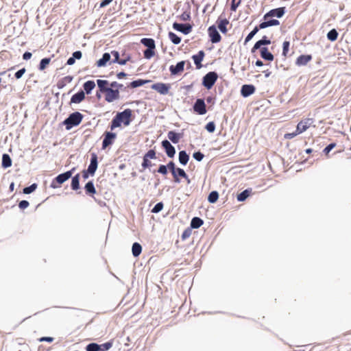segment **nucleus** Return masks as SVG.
Listing matches in <instances>:
<instances>
[{"mask_svg": "<svg viewBox=\"0 0 351 351\" xmlns=\"http://www.w3.org/2000/svg\"><path fill=\"white\" fill-rule=\"evenodd\" d=\"M173 29L182 32L184 34H189L191 30L189 23H173Z\"/></svg>", "mask_w": 351, "mask_h": 351, "instance_id": "10", "label": "nucleus"}, {"mask_svg": "<svg viewBox=\"0 0 351 351\" xmlns=\"http://www.w3.org/2000/svg\"><path fill=\"white\" fill-rule=\"evenodd\" d=\"M158 172L165 175L167 173V167L165 165H160L158 169Z\"/></svg>", "mask_w": 351, "mask_h": 351, "instance_id": "52", "label": "nucleus"}, {"mask_svg": "<svg viewBox=\"0 0 351 351\" xmlns=\"http://www.w3.org/2000/svg\"><path fill=\"white\" fill-rule=\"evenodd\" d=\"M169 38H170L171 42L175 45H178L181 41L180 38H179L176 34H175L173 32L169 33Z\"/></svg>", "mask_w": 351, "mask_h": 351, "instance_id": "34", "label": "nucleus"}, {"mask_svg": "<svg viewBox=\"0 0 351 351\" xmlns=\"http://www.w3.org/2000/svg\"><path fill=\"white\" fill-rule=\"evenodd\" d=\"M156 156V153L154 150H149L146 154L145 156H144L145 158H147V159L149 158H154Z\"/></svg>", "mask_w": 351, "mask_h": 351, "instance_id": "51", "label": "nucleus"}, {"mask_svg": "<svg viewBox=\"0 0 351 351\" xmlns=\"http://www.w3.org/2000/svg\"><path fill=\"white\" fill-rule=\"evenodd\" d=\"M193 158L197 161H201L204 158V154L199 152L193 154Z\"/></svg>", "mask_w": 351, "mask_h": 351, "instance_id": "48", "label": "nucleus"}, {"mask_svg": "<svg viewBox=\"0 0 351 351\" xmlns=\"http://www.w3.org/2000/svg\"><path fill=\"white\" fill-rule=\"evenodd\" d=\"M75 58L72 56L68 59L66 64L68 65H73L75 63Z\"/></svg>", "mask_w": 351, "mask_h": 351, "instance_id": "64", "label": "nucleus"}, {"mask_svg": "<svg viewBox=\"0 0 351 351\" xmlns=\"http://www.w3.org/2000/svg\"><path fill=\"white\" fill-rule=\"evenodd\" d=\"M285 14V8H278L276 9H273L267 12L265 16V22H278L276 19H271L272 17L280 18Z\"/></svg>", "mask_w": 351, "mask_h": 351, "instance_id": "3", "label": "nucleus"}, {"mask_svg": "<svg viewBox=\"0 0 351 351\" xmlns=\"http://www.w3.org/2000/svg\"><path fill=\"white\" fill-rule=\"evenodd\" d=\"M82 118V114L78 112H76L70 114L69 117L64 121V123L66 125V129L69 130L73 126L78 125L81 123Z\"/></svg>", "mask_w": 351, "mask_h": 351, "instance_id": "2", "label": "nucleus"}, {"mask_svg": "<svg viewBox=\"0 0 351 351\" xmlns=\"http://www.w3.org/2000/svg\"><path fill=\"white\" fill-rule=\"evenodd\" d=\"M217 75L215 72H209L203 78V85L210 89L215 83Z\"/></svg>", "mask_w": 351, "mask_h": 351, "instance_id": "4", "label": "nucleus"}, {"mask_svg": "<svg viewBox=\"0 0 351 351\" xmlns=\"http://www.w3.org/2000/svg\"><path fill=\"white\" fill-rule=\"evenodd\" d=\"M168 138L170 141H171L173 143H178L179 141V135L178 134H176V132H169L168 133Z\"/></svg>", "mask_w": 351, "mask_h": 351, "instance_id": "32", "label": "nucleus"}, {"mask_svg": "<svg viewBox=\"0 0 351 351\" xmlns=\"http://www.w3.org/2000/svg\"><path fill=\"white\" fill-rule=\"evenodd\" d=\"M111 54L113 56L114 59L112 60V62H117L119 60V54L118 51H113L111 52Z\"/></svg>", "mask_w": 351, "mask_h": 351, "instance_id": "55", "label": "nucleus"}, {"mask_svg": "<svg viewBox=\"0 0 351 351\" xmlns=\"http://www.w3.org/2000/svg\"><path fill=\"white\" fill-rule=\"evenodd\" d=\"M131 116L132 110L130 109H126L124 111L118 113L112 121L111 130L120 127L121 123L125 126L129 125L131 121Z\"/></svg>", "mask_w": 351, "mask_h": 351, "instance_id": "1", "label": "nucleus"}, {"mask_svg": "<svg viewBox=\"0 0 351 351\" xmlns=\"http://www.w3.org/2000/svg\"><path fill=\"white\" fill-rule=\"evenodd\" d=\"M72 176V171H66L64 173L58 175L56 178V180L59 184H62L65 181H66L68 179H69Z\"/></svg>", "mask_w": 351, "mask_h": 351, "instance_id": "16", "label": "nucleus"}, {"mask_svg": "<svg viewBox=\"0 0 351 351\" xmlns=\"http://www.w3.org/2000/svg\"><path fill=\"white\" fill-rule=\"evenodd\" d=\"M80 187V175L77 174L72 178L71 188L73 190H77Z\"/></svg>", "mask_w": 351, "mask_h": 351, "instance_id": "28", "label": "nucleus"}, {"mask_svg": "<svg viewBox=\"0 0 351 351\" xmlns=\"http://www.w3.org/2000/svg\"><path fill=\"white\" fill-rule=\"evenodd\" d=\"M206 129L209 132H213L215 130V125L213 122H209L206 125Z\"/></svg>", "mask_w": 351, "mask_h": 351, "instance_id": "44", "label": "nucleus"}, {"mask_svg": "<svg viewBox=\"0 0 351 351\" xmlns=\"http://www.w3.org/2000/svg\"><path fill=\"white\" fill-rule=\"evenodd\" d=\"M25 73V69H24V68H23V69H21L19 70V71H18L17 72H16V73H15V77H16V78H17V79L21 78Z\"/></svg>", "mask_w": 351, "mask_h": 351, "instance_id": "54", "label": "nucleus"}, {"mask_svg": "<svg viewBox=\"0 0 351 351\" xmlns=\"http://www.w3.org/2000/svg\"><path fill=\"white\" fill-rule=\"evenodd\" d=\"M338 36V32L335 29H331L328 34H327V38L330 41H335Z\"/></svg>", "mask_w": 351, "mask_h": 351, "instance_id": "30", "label": "nucleus"}, {"mask_svg": "<svg viewBox=\"0 0 351 351\" xmlns=\"http://www.w3.org/2000/svg\"><path fill=\"white\" fill-rule=\"evenodd\" d=\"M250 195V191L248 190H245L242 193L238 195L237 199L239 202L244 201L248 196Z\"/></svg>", "mask_w": 351, "mask_h": 351, "instance_id": "35", "label": "nucleus"}, {"mask_svg": "<svg viewBox=\"0 0 351 351\" xmlns=\"http://www.w3.org/2000/svg\"><path fill=\"white\" fill-rule=\"evenodd\" d=\"M313 123L311 119H305L302 120L297 125V133H302L305 132Z\"/></svg>", "mask_w": 351, "mask_h": 351, "instance_id": "7", "label": "nucleus"}, {"mask_svg": "<svg viewBox=\"0 0 351 351\" xmlns=\"http://www.w3.org/2000/svg\"><path fill=\"white\" fill-rule=\"evenodd\" d=\"M261 55L263 58L267 60L271 61L274 60V56L265 47L261 49Z\"/></svg>", "mask_w": 351, "mask_h": 351, "instance_id": "21", "label": "nucleus"}, {"mask_svg": "<svg viewBox=\"0 0 351 351\" xmlns=\"http://www.w3.org/2000/svg\"><path fill=\"white\" fill-rule=\"evenodd\" d=\"M300 133H297V130H296L295 132L285 134V138H287V139H291V138L295 137V136H297Z\"/></svg>", "mask_w": 351, "mask_h": 351, "instance_id": "56", "label": "nucleus"}, {"mask_svg": "<svg viewBox=\"0 0 351 351\" xmlns=\"http://www.w3.org/2000/svg\"><path fill=\"white\" fill-rule=\"evenodd\" d=\"M269 44H270V40H260L258 42H256L254 46L253 47L252 51H254L255 50L260 48L261 45Z\"/></svg>", "mask_w": 351, "mask_h": 351, "instance_id": "33", "label": "nucleus"}, {"mask_svg": "<svg viewBox=\"0 0 351 351\" xmlns=\"http://www.w3.org/2000/svg\"><path fill=\"white\" fill-rule=\"evenodd\" d=\"M203 224V221L199 217H194L191 220V226L193 228H198Z\"/></svg>", "mask_w": 351, "mask_h": 351, "instance_id": "27", "label": "nucleus"}, {"mask_svg": "<svg viewBox=\"0 0 351 351\" xmlns=\"http://www.w3.org/2000/svg\"><path fill=\"white\" fill-rule=\"evenodd\" d=\"M142 251L141 245L138 243H134L132 245V252L134 256L136 257L140 255Z\"/></svg>", "mask_w": 351, "mask_h": 351, "instance_id": "24", "label": "nucleus"}, {"mask_svg": "<svg viewBox=\"0 0 351 351\" xmlns=\"http://www.w3.org/2000/svg\"><path fill=\"white\" fill-rule=\"evenodd\" d=\"M53 339L52 337H42L40 339V341H48L51 342L53 341Z\"/></svg>", "mask_w": 351, "mask_h": 351, "instance_id": "62", "label": "nucleus"}, {"mask_svg": "<svg viewBox=\"0 0 351 351\" xmlns=\"http://www.w3.org/2000/svg\"><path fill=\"white\" fill-rule=\"evenodd\" d=\"M97 83L99 90L102 93H105L106 90L110 87V82L107 80H97Z\"/></svg>", "mask_w": 351, "mask_h": 351, "instance_id": "19", "label": "nucleus"}, {"mask_svg": "<svg viewBox=\"0 0 351 351\" xmlns=\"http://www.w3.org/2000/svg\"><path fill=\"white\" fill-rule=\"evenodd\" d=\"M335 144L331 143L324 149V152L327 154L335 147Z\"/></svg>", "mask_w": 351, "mask_h": 351, "instance_id": "57", "label": "nucleus"}, {"mask_svg": "<svg viewBox=\"0 0 351 351\" xmlns=\"http://www.w3.org/2000/svg\"><path fill=\"white\" fill-rule=\"evenodd\" d=\"M255 91V87L253 85L245 84L241 88V95L246 97L253 94Z\"/></svg>", "mask_w": 351, "mask_h": 351, "instance_id": "12", "label": "nucleus"}, {"mask_svg": "<svg viewBox=\"0 0 351 351\" xmlns=\"http://www.w3.org/2000/svg\"><path fill=\"white\" fill-rule=\"evenodd\" d=\"M141 43L147 48H155V42L152 38H143Z\"/></svg>", "mask_w": 351, "mask_h": 351, "instance_id": "29", "label": "nucleus"}, {"mask_svg": "<svg viewBox=\"0 0 351 351\" xmlns=\"http://www.w3.org/2000/svg\"><path fill=\"white\" fill-rule=\"evenodd\" d=\"M97 168V158L95 154H93L91 160H90V164L88 166V172L90 173L91 175H93L95 172L96 171Z\"/></svg>", "mask_w": 351, "mask_h": 351, "instance_id": "14", "label": "nucleus"}, {"mask_svg": "<svg viewBox=\"0 0 351 351\" xmlns=\"http://www.w3.org/2000/svg\"><path fill=\"white\" fill-rule=\"evenodd\" d=\"M178 173L180 176L182 177V178H187V176L185 173V171L182 169H180V168H178L176 169V174ZM175 178V180L176 182H179V180L177 178V176L176 175V177Z\"/></svg>", "mask_w": 351, "mask_h": 351, "instance_id": "39", "label": "nucleus"}, {"mask_svg": "<svg viewBox=\"0 0 351 351\" xmlns=\"http://www.w3.org/2000/svg\"><path fill=\"white\" fill-rule=\"evenodd\" d=\"M227 23H219L217 26L218 31L221 32L222 33H226L227 32V28L226 27V25Z\"/></svg>", "mask_w": 351, "mask_h": 351, "instance_id": "46", "label": "nucleus"}, {"mask_svg": "<svg viewBox=\"0 0 351 351\" xmlns=\"http://www.w3.org/2000/svg\"><path fill=\"white\" fill-rule=\"evenodd\" d=\"M185 62L184 61H181L178 62L176 66L171 65L169 68V70L172 75H176L178 73H181L184 70Z\"/></svg>", "mask_w": 351, "mask_h": 351, "instance_id": "13", "label": "nucleus"}, {"mask_svg": "<svg viewBox=\"0 0 351 351\" xmlns=\"http://www.w3.org/2000/svg\"><path fill=\"white\" fill-rule=\"evenodd\" d=\"M12 165V160L9 155L4 154L2 157V166L4 168L10 167Z\"/></svg>", "mask_w": 351, "mask_h": 351, "instance_id": "25", "label": "nucleus"}, {"mask_svg": "<svg viewBox=\"0 0 351 351\" xmlns=\"http://www.w3.org/2000/svg\"><path fill=\"white\" fill-rule=\"evenodd\" d=\"M19 206L21 209H25L29 206V202L26 200H22L19 202Z\"/></svg>", "mask_w": 351, "mask_h": 351, "instance_id": "50", "label": "nucleus"}, {"mask_svg": "<svg viewBox=\"0 0 351 351\" xmlns=\"http://www.w3.org/2000/svg\"><path fill=\"white\" fill-rule=\"evenodd\" d=\"M278 23H261L260 28L263 29L271 25H277Z\"/></svg>", "mask_w": 351, "mask_h": 351, "instance_id": "61", "label": "nucleus"}, {"mask_svg": "<svg viewBox=\"0 0 351 351\" xmlns=\"http://www.w3.org/2000/svg\"><path fill=\"white\" fill-rule=\"evenodd\" d=\"M116 134L111 132H107L106 134V136L103 141L102 146L103 148L107 147L108 145H111L112 141L115 138Z\"/></svg>", "mask_w": 351, "mask_h": 351, "instance_id": "15", "label": "nucleus"}, {"mask_svg": "<svg viewBox=\"0 0 351 351\" xmlns=\"http://www.w3.org/2000/svg\"><path fill=\"white\" fill-rule=\"evenodd\" d=\"M189 155L186 154V152L185 151L180 152L179 161L182 165H186L189 161Z\"/></svg>", "mask_w": 351, "mask_h": 351, "instance_id": "23", "label": "nucleus"}, {"mask_svg": "<svg viewBox=\"0 0 351 351\" xmlns=\"http://www.w3.org/2000/svg\"><path fill=\"white\" fill-rule=\"evenodd\" d=\"M194 110L199 114H205L206 113V105L203 99H198L195 101L194 106Z\"/></svg>", "mask_w": 351, "mask_h": 351, "instance_id": "9", "label": "nucleus"}, {"mask_svg": "<svg viewBox=\"0 0 351 351\" xmlns=\"http://www.w3.org/2000/svg\"><path fill=\"white\" fill-rule=\"evenodd\" d=\"M95 87V84L93 81H87L84 84V89L87 94L90 93V92Z\"/></svg>", "mask_w": 351, "mask_h": 351, "instance_id": "26", "label": "nucleus"}, {"mask_svg": "<svg viewBox=\"0 0 351 351\" xmlns=\"http://www.w3.org/2000/svg\"><path fill=\"white\" fill-rule=\"evenodd\" d=\"M219 198V194L217 191H212L208 197V200L210 203H215L217 199Z\"/></svg>", "mask_w": 351, "mask_h": 351, "instance_id": "31", "label": "nucleus"}, {"mask_svg": "<svg viewBox=\"0 0 351 351\" xmlns=\"http://www.w3.org/2000/svg\"><path fill=\"white\" fill-rule=\"evenodd\" d=\"M204 57V52L203 51H199L197 55L193 56V59L197 69L201 68L202 64L201 62L203 60Z\"/></svg>", "mask_w": 351, "mask_h": 351, "instance_id": "17", "label": "nucleus"}, {"mask_svg": "<svg viewBox=\"0 0 351 351\" xmlns=\"http://www.w3.org/2000/svg\"><path fill=\"white\" fill-rule=\"evenodd\" d=\"M163 208V204L162 202H159L155 205L153 208L152 212L154 213H159Z\"/></svg>", "mask_w": 351, "mask_h": 351, "instance_id": "43", "label": "nucleus"}, {"mask_svg": "<svg viewBox=\"0 0 351 351\" xmlns=\"http://www.w3.org/2000/svg\"><path fill=\"white\" fill-rule=\"evenodd\" d=\"M258 29V27H255L245 38V43L249 42L254 36L257 33Z\"/></svg>", "mask_w": 351, "mask_h": 351, "instance_id": "42", "label": "nucleus"}, {"mask_svg": "<svg viewBox=\"0 0 351 351\" xmlns=\"http://www.w3.org/2000/svg\"><path fill=\"white\" fill-rule=\"evenodd\" d=\"M311 59V57L310 56H300L296 60V64L298 65H305Z\"/></svg>", "mask_w": 351, "mask_h": 351, "instance_id": "22", "label": "nucleus"}, {"mask_svg": "<svg viewBox=\"0 0 351 351\" xmlns=\"http://www.w3.org/2000/svg\"><path fill=\"white\" fill-rule=\"evenodd\" d=\"M110 54L108 53H105L102 58L99 59L97 62V66L99 67L104 66L106 65V63L110 61Z\"/></svg>", "mask_w": 351, "mask_h": 351, "instance_id": "18", "label": "nucleus"}, {"mask_svg": "<svg viewBox=\"0 0 351 351\" xmlns=\"http://www.w3.org/2000/svg\"><path fill=\"white\" fill-rule=\"evenodd\" d=\"M167 168H169L171 172H172V174L173 175L174 177H176V168H175V165L173 162H170L167 166H166Z\"/></svg>", "mask_w": 351, "mask_h": 351, "instance_id": "49", "label": "nucleus"}, {"mask_svg": "<svg viewBox=\"0 0 351 351\" xmlns=\"http://www.w3.org/2000/svg\"><path fill=\"white\" fill-rule=\"evenodd\" d=\"M112 1V0H103L100 3L99 8H104V7L107 6L108 5H109Z\"/></svg>", "mask_w": 351, "mask_h": 351, "instance_id": "58", "label": "nucleus"}, {"mask_svg": "<svg viewBox=\"0 0 351 351\" xmlns=\"http://www.w3.org/2000/svg\"><path fill=\"white\" fill-rule=\"evenodd\" d=\"M86 191L89 193L94 194L95 193V189L92 182H88L85 186Z\"/></svg>", "mask_w": 351, "mask_h": 351, "instance_id": "36", "label": "nucleus"}, {"mask_svg": "<svg viewBox=\"0 0 351 351\" xmlns=\"http://www.w3.org/2000/svg\"><path fill=\"white\" fill-rule=\"evenodd\" d=\"M105 93V99L109 103L118 100L120 97L119 90L117 89H113L109 87Z\"/></svg>", "mask_w": 351, "mask_h": 351, "instance_id": "5", "label": "nucleus"}, {"mask_svg": "<svg viewBox=\"0 0 351 351\" xmlns=\"http://www.w3.org/2000/svg\"><path fill=\"white\" fill-rule=\"evenodd\" d=\"M145 84V82L143 81V80H136V81H134L131 83V86L133 87V88H136V87H138V86H141L142 85H143Z\"/></svg>", "mask_w": 351, "mask_h": 351, "instance_id": "45", "label": "nucleus"}, {"mask_svg": "<svg viewBox=\"0 0 351 351\" xmlns=\"http://www.w3.org/2000/svg\"><path fill=\"white\" fill-rule=\"evenodd\" d=\"M208 35L213 43H219L221 40V36L215 25H212L208 28Z\"/></svg>", "mask_w": 351, "mask_h": 351, "instance_id": "6", "label": "nucleus"}, {"mask_svg": "<svg viewBox=\"0 0 351 351\" xmlns=\"http://www.w3.org/2000/svg\"><path fill=\"white\" fill-rule=\"evenodd\" d=\"M109 86L111 88L117 89L119 90V88H121L123 86V85L117 83V82H113L110 83Z\"/></svg>", "mask_w": 351, "mask_h": 351, "instance_id": "47", "label": "nucleus"}, {"mask_svg": "<svg viewBox=\"0 0 351 351\" xmlns=\"http://www.w3.org/2000/svg\"><path fill=\"white\" fill-rule=\"evenodd\" d=\"M162 145L165 149L167 155L170 158L173 157L176 150L171 143L167 140H165L162 142Z\"/></svg>", "mask_w": 351, "mask_h": 351, "instance_id": "11", "label": "nucleus"}, {"mask_svg": "<svg viewBox=\"0 0 351 351\" xmlns=\"http://www.w3.org/2000/svg\"><path fill=\"white\" fill-rule=\"evenodd\" d=\"M154 48H147L144 51V56H145V58L149 59V58H151L154 55Z\"/></svg>", "mask_w": 351, "mask_h": 351, "instance_id": "38", "label": "nucleus"}, {"mask_svg": "<svg viewBox=\"0 0 351 351\" xmlns=\"http://www.w3.org/2000/svg\"><path fill=\"white\" fill-rule=\"evenodd\" d=\"M51 61V59L50 58H43L40 61V67L39 69L40 70H44L47 66L49 64Z\"/></svg>", "mask_w": 351, "mask_h": 351, "instance_id": "37", "label": "nucleus"}, {"mask_svg": "<svg viewBox=\"0 0 351 351\" xmlns=\"http://www.w3.org/2000/svg\"><path fill=\"white\" fill-rule=\"evenodd\" d=\"M99 346L96 343H90L86 347V351H99Z\"/></svg>", "mask_w": 351, "mask_h": 351, "instance_id": "41", "label": "nucleus"}, {"mask_svg": "<svg viewBox=\"0 0 351 351\" xmlns=\"http://www.w3.org/2000/svg\"><path fill=\"white\" fill-rule=\"evenodd\" d=\"M152 88L162 95H167L169 93L170 86L164 83H156L152 86Z\"/></svg>", "mask_w": 351, "mask_h": 351, "instance_id": "8", "label": "nucleus"}, {"mask_svg": "<svg viewBox=\"0 0 351 351\" xmlns=\"http://www.w3.org/2000/svg\"><path fill=\"white\" fill-rule=\"evenodd\" d=\"M142 165L144 168L148 167L151 166V162L149 160V159L144 157L143 162Z\"/></svg>", "mask_w": 351, "mask_h": 351, "instance_id": "59", "label": "nucleus"}, {"mask_svg": "<svg viewBox=\"0 0 351 351\" xmlns=\"http://www.w3.org/2000/svg\"><path fill=\"white\" fill-rule=\"evenodd\" d=\"M32 53L30 52H25L23 56V58L24 60H29L32 57Z\"/></svg>", "mask_w": 351, "mask_h": 351, "instance_id": "63", "label": "nucleus"}, {"mask_svg": "<svg viewBox=\"0 0 351 351\" xmlns=\"http://www.w3.org/2000/svg\"><path fill=\"white\" fill-rule=\"evenodd\" d=\"M289 42L285 41L283 43V55L284 56L287 55V53L288 52V50H289Z\"/></svg>", "mask_w": 351, "mask_h": 351, "instance_id": "53", "label": "nucleus"}, {"mask_svg": "<svg viewBox=\"0 0 351 351\" xmlns=\"http://www.w3.org/2000/svg\"><path fill=\"white\" fill-rule=\"evenodd\" d=\"M82 52L80 51H75L73 53V57L75 58V59H77V60H80L81 58H82Z\"/></svg>", "mask_w": 351, "mask_h": 351, "instance_id": "60", "label": "nucleus"}, {"mask_svg": "<svg viewBox=\"0 0 351 351\" xmlns=\"http://www.w3.org/2000/svg\"><path fill=\"white\" fill-rule=\"evenodd\" d=\"M84 93L83 91H80L72 96L71 101V103L79 104L84 99Z\"/></svg>", "mask_w": 351, "mask_h": 351, "instance_id": "20", "label": "nucleus"}, {"mask_svg": "<svg viewBox=\"0 0 351 351\" xmlns=\"http://www.w3.org/2000/svg\"><path fill=\"white\" fill-rule=\"evenodd\" d=\"M36 187H37V185L36 184H33L28 187H25L23 189V193L25 194H29V193H32L33 191H34L36 190Z\"/></svg>", "mask_w": 351, "mask_h": 351, "instance_id": "40", "label": "nucleus"}]
</instances>
